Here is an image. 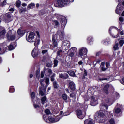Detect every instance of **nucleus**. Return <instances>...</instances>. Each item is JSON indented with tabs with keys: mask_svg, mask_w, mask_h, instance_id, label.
Instances as JSON below:
<instances>
[{
	"mask_svg": "<svg viewBox=\"0 0 124 124\" xmlns=\"http://www.w3.org/2000/svg\"><path fill=\"white\" fill-rule=\"evenodd\" d=\"M17 46V42H14L11 43L10 45L8 46L9 51H12V50H14L16 47Z\"/></svg>",
	"mask_w": 124,
	"mask_h": 124,
	"instance_id": "nucleus-9",
	"label": "nucleus"
},
{
	"mask_svg": "<svg viewBox=\"0 0 124 124\" xmlns=\"http://www.w3.org/2000/svg\"><path fill=\"white\" fill-rule=\"evenodd\" d=\"M109 123L110 124H115L116 123L115 122V120L114 118H111L109 120Z\"/></svg>",
	"mask_w": 124,
	"mask_h": 124,
	"instance_id": "nucleus-44",
	"label": "nucleus"
},
{
	"mask_svg": "<svg viewBox=\"0 0 124 124\" xmlns=\"http://www.w3.org/2000/svg\"><path fill=\"white\" fill-rule=\"evenodd\" d=\"M53 67H57V66H58V63H59V61H58L57 59H54L53 61Z\"/></svg>",
	"mask_w": 124,
	"mask_h": 124,
	"instance_id": "nucleus-32",
	"label": "nucleus"
},
{
	"mask_svg": "<svg viewBox=\"0 0 124 124\" xmlns=\"http://www.w3.org/2000/svg\"><path fill=\"white\" fill-rule=\"evenodd\" d=\"M45 113L46 114V115H50L51 111L49 109H47L45 111Z\"/></svg>",
	"mask_w": 124,
	"mask_h": 124,
	"instance_id": "nucleus-46",
	"label": "nucleus"
},
{
	"mask_svg": "<svg viewBox=\"0 0 124 124\" xmlns=\"http://www.w3.org/2000/svg\"><path fill=\"white\" fill-rule=\"evenodd\" d=\"M75 52H74L73 51H71V52L69 53V56L72 58V57H74V53Z\"/></svg>",
	"mask_w": 124,
	"mask_h": 124,
	"instance_id": "nucleus-53",
	"label": "nucleus"
},
{
	"mask_svg": "<svg viewBox=\"0 0 124 124\" xmlns=\"http://www.w3.org/2000/svg\"><path fill=\"white\" fill-rule=\"evenodd\" d=\"M35 34L33 32H31L29 33L28 37L27 38L26 37V40L28 42H34V41L33 40V38H34V36Z\"/></svg>",
	"mask_w": 124,
	"mask_h": 124,
	"instance_id": "nucleus-7",
	"label": "nucleus"
},
{
	"mask_svg": "<svg viewBox=\"0 0 124 124\" xmlns=\"http://www.w3.org/2000/svg\"><path fill=\"white\" fill-rule=\"evenodd\" d=\"M55 16H56L58 20H60L62 29L64 30V28H65V26H66V24H67V20H66V17H65L64 16L59 14H56Z\"/></svg>",
	"mask_w": 124,
	"mask_h": 124,
	"instance_id": "nucleus-3",
	"label": "nucleus"
},
{
	"mask_svg": "<svg viewBox=\"0 0 124 124\" xmlns=\"http://www.w3.org/2000/svg\"><path fill=\"white\" fill-rule=\"evenodd\" d=\"M101 69L102 71H106V70H107L108 69L106 67L105 68V66H102Z\"/></svg>",
	"mask_w": 124,
	"mask_h": 124,
	"instance_id": "nucleus-58",
	"label": "nucleus"
},
{
	"mask_svg": "<svg viewBox=\"0 0 124 124\" xmlns=\"http://www.w3.org/2000/svg\"><path fill=\"white\" fill-rule=\"evenodd\" d=\"M48 73H49V75H48V76L50 77L51 75H52V73H53V71H52V69H47Z\"/></svg>",
	"mask_w": 124,
	"mask_h": 124,
	"instance_id": "nucleus-43",
	"label": "nucleus"
},
{
	"mask_svg": "<svg viewBox=\"0 0 124 124\" xmlns=\"http://www.w3.org/2000/svg\"><path fill=\"white\" fill-rule=\"evenodd\" d=\"M121 11H122V6L120 5V4H118L117 6L115 12L116 14H120Z\"/></svg>",
	"mask_w": 124,
	"mask_h": 124,
	"instance_id": "nucleus-19",
	"label": "nucleus"
},
{
	"mask_svg": "<svg viewBox=\"0 0 124 124\" xmlns=\"http://www.w3.org/2000/svg\"><path fill=\"white\" fill-rule=\"evenodd\" d=\"M46 53H48V50L45 49L42 51V54H43V55H44V54H46Z\"/></svg>",
	"mask_w": 124,
	"mask_h": 124,
	"instance_id": "nucleus-59",
	"label": "nucleus"
},
{
	"mask_svg": "<svg viewBox=\"0 0 124 124\" xmlns=\"http://www.w3.org/2000/svg\"><path fill=\"white\" fill-rule=\"evenodd\" d=\"M47 100H48V99H47V97L46 96L43 97L41 98V103L42 105H44V104L47 102Z\"/></svg>",
	"mask_w": 124,
	"mask_h": 124,
	"instance_id": "nucleus-21",
	"label": "nucleus"
},
{
	"mask_svg": "<svg viewBox=\"0 0 124 124\" xmlns=\"http://www.w3.org/2000/svg\"><path fill=\"white\" fill-rule=\"evenodd\" d=\"M104 117H105V114L103 113L102 110H100L98 112H97L95 118H97V120L100 122H103Z\"/></svg>",
	"mask_w": 124,
	"mask_h": 124,
	"instance_id": "nucleus-4",
	"label": "nucleus"
},
{
	"mask_svg": "<svg viewBox=\"0 0 124 124\" xmlns=\"http://www.w3.org/2000/svg\"><path fill=\"white\" fill-rule=\"evenodd\" d=\"M59 78L61 79H64V80H66V79H69V76L67 73H61L59 74Z\"/></svg>",
	"mask_w": 124,
	"mask_h": 124,
	"instance_id": "nucleus-11",
	"label": "nucleus"
},
{
	"mask_svg": "<svg viewBox=\"0 0 124 124\" xmlns=\"http://www.w3.org/2000/svg\"><path fill=\"white\" fill-rule=\"evenodd\" d=\"M92 90L94 93H95V92H97V91H98V87L97 86L93 87Z\"/></svg>",
	"mask_w": 124,
	"mask_h": 124,
	"instance_id": "nucleus-41",
	"label": "nucleus"
},
{
	"mask_svg": "<svg viewBox=\"0 0 124 124\" xmlns=\"http://www.w3.org/2000/svg\"><path fill=\"white\" fill-rule=\"evenodd\" d=\"M7 50V48H3L2 49L1 47H0V54L1 55H2V54H4V53L6 52Z\"/></svg>",
	"mask_w": 124,
	"mask_h": 124,
	"instance_id": "nucleus-35",
	"label": "nucleus"
},
{
	"mask_svg": "<svg viewBox=\"0 0 124 124\" xmlns=\"http://www.w3.org/2000/svg\"><path fill=\"white\" fill-rule=\"evenodd\" d=\"M30 96L31 99H34L35 98V92H32L30 94Z\"/></svg>",
	"mask_w": 124,
	"mask_h": 124,
	"instance_id": "nucleus-38",
	"label": "nucleus"
},
{
	"mask_svg": "<svg viewBox=\"0 0 124 124\" xmlns=\"http://www.w3.org/2000/svg\"><path fill=\"white\" fill-rule=\"evenodd\" d=\"M109 88H110L109 84H106L104 86L103 91L106 94H109Z\"/></svg>",
	"mask_w": 124,
	"mask_h": 124,
	"instance_id": "nucleus-15",
	"label": "nucleus"
},
{
	"mask_svg": "<svg viewBox=\"0 0 124 124\" xmlns=\"http://www.w3.org/2000/svg\"><path fill=\"white\" fill-rule=\"evenodd\" d=\"M3 20L5 21V22H7V23H9V22L11 21V15L10 14H7L6 16H3Z\"/></svg>",
	"mask_w": 124,
	"mask_h": 124,
	"instance_id": "nucleus-13",
	"label": "nucleus"
},
{
	"mask_svg": "<svg viewBox=\"0 0 124 124\" xmlns=\"http://www.w3.org/2000/svg\"><path fill=\"white\" fill-rule=\"evenodd\" d=\"M91 105L93 106L96 105L97 104V101L95 100V98L93 96L91 97V101L90 102Z\"/></svg>",
	"mask_w": 124,
	"mask_h": 124,
	"instance_id": "nucleus-17",
	"label": "nucleus"
},
{
	"mask_svg": "<svg viewBox=\"0 0 124 124\" xmlns=\"http://www.w3.org/2000/svg\"><path fill=\"white\" fill-rule=\"evenodd\" d=\"M35 7V4L33 3H31L29 4L28 6H27V8H34Z\"/></svg>",
	"mask_w": 124,
	"mask_h": 124,
	"instance_id": "nucleus-31",
	"label": "nucleus"
},
{
	"mask_svg": "<svg viewBox=\"0 0 124 124\" xmlns=\"http://www.w3.org/2000/svg\"><path fill=\"white\" fill-rule=\"evenodd\" d=\"M67 72L70 76H71L72 77H76V74H75V72H74V71L70 70L68 71Z\"/></svg>",
	"mask_w": 124,
	"mask_h": 124,
	"instance_id": "nucleus-22",
	"label": "nucleus"
},
{
	"mask_svg": "<svg viewBox=\"0 0 124 124\" xmlns=\"http://www.w3.org/2000/svg\"><path fill=\"white\" fill-rule=\"evenodd\" d=\"M119 20L120 22H124V18H123V17H122V16L119 17Z\"/></svg>",
	"mask_w": 124,
	"mask_h": 124,
	"instance_id": "nucleus-62",
	"label": "nucleus"
},
{
	"mask_svg": "<svg viewBox=\"0 0 124 124\" xmlns=\"http://www.w3.org/2000/svg\"><path fill=\"white\" fill-rule=\"evenodd\" d=\"M115 96H116V98H119L120 97V94L118 92L115 93Z\"/></svg>",
	"mask_w": 124,
	"mask_h": 124,
	"instance_id": "nucleus-60",
	"label": "nucleus"
},
{
	"mask_svg": "<svg viewBox=\"0 0 124 124\" xmlns=\"http://www.w3.org/2000/svg\"><path fill=\"white\" fill-rule=\"evenodd\" d=\"M45 82L46 84V86H47L48 87V86L50 85V79L49 78H46Z\"/></svg>",
	"mask_w": 124,
	"mask_h": 124,
	"instance_id": "nucleus-36",
	"label": "nucleus"
},
{
	"mask_svg": "<svg viewBox=\"0 0 124 124\" xmlns=\"http://www.w3.org/2000/svg\"><path fill=\"white\" fill-rule=\"evenodd\" d=\"M53 88L55 89H59V84L57 83V81H54L53 82Z\"/></svg>",
	"mask_w": 124,
	"mask_h": 124,
	"instance_id": "nucleus-33",
	"label": "nucleus"
},
{
	"mask_svg": "<svg viewBox=\"0 0 124 124\" xmlns=\"http://www.w3.org/2000/svg\"><path fill=\"white\" fill-rule=\"evenodd\" d=\"M113 28H114L113 27H110L109 33H110L111 36H112V37L113 38H118V37H119V36H120V34L119 33H118V34L116 35H114L112 34L111 31L112 30V29H113Z\"/></svg>",
	"mask_w": 124,
	"mask_h": 124,
	"instance_id": "nucleus-20",
	"label": "nucleus"
},
{
	"mask_svg": "<svg viewBox=\"0 0 124 124\" xmlns=\"http://www.w3.org/2000/svg\"><path fill=\"white\" fill-rule=\"evenodd\" d=\"M21 4H22V2L20 0H17L16 2V6L17 8H20Z\"/></svg>",
	"mask_w": 124,
	"mask_h": 124,
	"instance_id": "nucleus-27",
	"label": "nucleus"
},
{
	"mask_svg": "<svg viewBox=\"0 0 124 124\" xmlns=\"http://www.w3.org/2000/svg\"><path fill=\"white\" fill-rule=\"evenodd\" d=\"M85 110V112H84V114H83V112L80 109H78L76 110V116L78 118V119H80L82 120V119H84L85 118V116H86V111H87L86 109Z\"/></svg>",
	"mask_w": 124,
	"mask_h": 124,
	"instance_id": "nucleus-6",
	"label": "nucleus"
},
{
	"mask_svg": "<svg viewBox=\"0 0 124 124\" xmlns=\"http://www.w3.org/2000/svg\"><path fill=\"white\" fill-rule=\"evenodd\" d=\"M120 83L122 84V85H124V77H123L121 80H120Z\"/></svg>",
	"mask_w": 124,
	"mask_h": 124,
	"instance_id": "nucleus-61",
	"label": "nucleus"
},
{
	"mask_svg": "<svg viewBox=\"0 0 124 124\" xmlns=\"http://www.w3.org/2000/svg\"><path fill=\"white\" fill-rule=\"evenodd\" d=\"M7 2H6V0H4V1L0 3V6L1 7H4L6 5Z\"/></svg>",
	"mask_w": 124,
	"mask_h": 124,
	"instance_id": "nucleus-34",
	"label": "nucleus"
},
{
	"mask_svg": "<svg viewBox=\"0 0 124 124\" xmlns=\"http://www.w3.org/2000/svg\"><path fill=\"white\" fill-rule=\"evenodd\" d=\"M64 32L62 31H58L57 34L52 35V45L54 48L58 47V40L59 39L62 41H64Z\"/></svg>",
	"mask_w": 124,
	"mask_h": 124,
	"instance_id": "nucleus-1",
	"label": "nucleus"
},
{
	"mask_svg": "<svg viewBox=\"0 0 124 124\" xmlns=\"http://www.w3.org/2000/svg\"><path fill=\"white\" fill-rule=\"evenodd\" d=\"M43 118L44 119V120L46 121L47 122V121L48 120V116L44 115L43 116Z\"/></svg>",
	"mask_w": 124,
	"mask_h": 124,
	"instance_id": "nucleus-50",
	"label": "nucleus"
},
{
	"mask_svg": "<svg viewBox=\"0 0 124 124\" xmlns=\"http://www.w3.org/2000/svg\"><path fill=\"white\" fill-rule=\"evenodd\" d=\"M31 55L33 58H34V59H35V58H37L39 55L38 51L37 50V49L34 48L33 50L32 51Z\"/></svg>",
	"mask_w": 124,
	"mask_h": 124,
	"instance_id": "nucleus-14",
	"label": "nucleus"
},
{
	"mask_svg": "<svg viewBox=\"0 0 124 124\" xmlns=\"http://www.w3.org/2000/svg\"><path fill=\"white\" fill-rule=\"evenodd\" d=\"M44 77V72H41V78H43Z\"/></svg>",
	"mask_w": 124,
	"mask_h": 124,
	"instance_id": "nucleus-63",
	"label": "nucleus"
},
{
	"mask_svg": "<svg viewBox=\"0 0 124 124\" xmlns=\"http://www.w3.org/2000/svg\"><path fill=\"white\" fill-rule=\"evenodd\" d=\"M84 124H93V119L89 120L86 119L84 121Z\"/></svg>",
	"mask_w": 124,
	"mask_h": 124,
	"instance_id": "nucleus-25",
	"label": "nucleus"
},
{
	"mask_svg": "<svg viewBox=\"0 0 124 124\" xmlns=\"http://www.w3.org/2000/svg\"><path fill=\"white\" fill-rule=\"evenodd\" d=\"M33 106L34 108H35V109H36V110L38 111V112H40V110L42 109L41 107H40V106L35 104V103H34ZM39 109H40V110H39Z\"/></svg>",
	"mask_w": 124,
	"mask_h": 124,
	"instance_id": "nucleus-23",
	"label": "nucleus"
},
{
	"mask_svg": "<svg viewBox=\"0 0 124 124\" xmlns=\"http://www.w3.org/2000/svg\"><path fill=\"white\" fill-rule=\"evenodd\" d=\"M43 87H44L43 88H42V87H40V88L42 89V91H43V92H46V89H47L48 86L46 85L45 86H44Z\"/></svg>",
	"mask_w": 124,
	"mask_h": 124,
	"instance_id": "nucleus-51",
	"label": "nucleus"
},
{
	"mask_svg": "<svg viewBox=\"0 0 124 124\" xmlns=\"http://www.w3.org/2000/svg\"><path fill=\"white\" fill-rule=\"evenodd\" d=\"M69 88H70V90L72 91H75V83L73 81H70L69 83Z\"/></svg>",
	"mask_w": 124,
	"mask_h": 124,
	"instance_id": "nucleus-16",
	"label": "nucleus"
},
{
	"mask_svg": "<svg viewBox=\"0 0 124 124\" xmlns=\"http://www.w3.org/2000/svg\"><path fill=\"white\" fill-rule=\"evenodd\" d=\"M62 98L63 100H64V101L65 102H67V101H66L67 100L68 96H67V94H66V93L62 94Z\"/></svg>",
	"mask_w": 124,
	"mask_h": 124,
	"instance_id": "nucleus-28",
	"label": "nucleus"
},
{
	"mask_svg": "<svg viewBox=\"0 0 124 124\" xmlns=\"http://www.w3.org/2000/svg\"><path fill=\"white\" fill-rule=\"evenodd\" d=\"M17 34L22 37V36H24L25 34V31L21 29H18L17 30Z\"/></svg>",
	"mask_w": 124,
	"mask_h": 124,
	"instance_id": "nucleus-18",
	"label": "nucleus"
},
{
	"mask_svg": "<svg viewBox=\"0 0 124 124\" xmlns=\"http://www.w3.org/2000/svg\"><path fill=\"white\" fill-rule=\"evenodd\" d=\"M121 112H122V110L120 108H116L115 109L114 113L115 114H120V113H121Z\"/></svg>",
	"mask_w": 124,
	"mask_h": 124,
	"instance_id": "nucleus-29",
	"label": "nucleus"
},
{
	"mask_svg": "<svg viewBox=\"0 0 124 124\" xmlns=\"http://www.w3.org/2000/svg\"><path fill=\"white\" fill-rule=\"evenodd\" d=\"M5 34H6V30H5V29H4L2 30L1 31H0V38L2 36H4Z\"/></svg>",
	"mask_w": 124,
	"mask_h": 124,
	"instance_id": "nucleus-24",
	"label": "nucleus"
},
{
	"mask_svg": "<svg viewBox=\"0 0 124 124\" xmlns=\"http://www.w3.org/2000/svg\"><path fill=\"white\" fill-rule=\"evenodd\" d=\"M11 34H12V32L11 31H9L6 35V37L8 41H13V40H15V39L16 38V35H11Z\"/></svg>",
	"mask_w": 124,
	"mask_h": 124,
	"instance_id": "nucleus-5",
	"label": "nucleus"
},
{
	"mask_svg": "<svg viewBox=\"0 0 124 124\" xmlns=\"http://www.w3.org/2000/svg\"><path fill=\"white\" fill-rule=\"evenodd\" d=\"M39 14L40 15H44V14H45V11L44 10H40L39 11Z\"/></svg>",
	"mask_w": 124,
	"mask_h": 124,
	"instance_id": "nucleus-52",
	"label": "nucleus"
},
{
	"mask_svg": "<svg viewBox=\"0 0 124 124\" xmlns=\"http://www.w3.org/2000/svg\"><path fill=\"white\" fill-rule=\"evenodd\" d=\"M119 43H116L113 46V48L114 49L115 51H117V50H119Z\"/></svg>",
	"mask_w": 124,
	"mask_h": 124,
	"instance_id": "nucleus-40",
	"label": "nucleus"
},
{
	"mask_svg": "<svg viewBox=\"0 0 124 124\" xmlns=\"http://www.w3.org/2000/svg\"><path fill=\"white\" fill-rule=\"evenodd\" d=\"M87 75H88V72H87V70L85 69L84 71L83 76L82 77V79H85V78H86V76H87Z\"/></svg>",
	"mask_w": 124,
	"mask_h": 124,
	"instance_id": "nucleus-42",
	"label": "nucleus"
},
{
	"mask_svg": "<svg viewBox=\"0 0 124 124\" xmlns=\"http://www.w3.org/2000/svg\"><path fill=\"white\" fill-rule=\"evenodd\" d=\"M74 0H58L56 3L54 4L55 7H60L61 8L66 6L70 2H73Z\"/></svg>",
	"mask_w": 124,
	"mask_h": 124,
	"instance_id": "nucleus-2",
	"label": "nucleus"
},
{
	"mask_svg": "<svg viewBox=\"0 0 124 124\" xmlns=\"http://www.w3.org/2000/svg\"><path fill=\"white\" fill-rule=\"evenodd\" d=\"M106 67L108 69L110 67V62H106Z\"/></svg>",
	"mask_w": 124,
	"mask_h": 124,
	"instance_id": "nucleus-56",
	"label": "nucleus"
},
{
	"mask_svg": "<svg viewBox=\"0 0 124 124\" xmlns=\"http://www.w3.org/2000/svg\"><path fill=\"white\" fill-rule=\"evenodd\" d=\"M124 41L123 40H121L119 41V45L121 46H123L124 45Z\"/></svg>",
	"mask_w": 124,
	"mask_h": 124,
	"instance_id": "nucleus-55",
	"label": "nucleus"
},
{
	"mask_svg": "<svg viewBox=\"0 0 124 124\" xmlns=\"http://www.w3.org/2000/svg\"><path fill=\"white\" fill-rule=\"evenodd\" d=\"M87 43L89 44V45H91L92 43H93V37H89L87 38Z\"/></svg>",
	"mask_w": 124,
	"mask_h": 124,
	"instance_id": "nucleus-30",
	"label": "nucleus"
},
{
	"mask_svg": "<svg viewBox=\"0 0 124 124\" xmlns=\"http://www.w3.org/2000/svg\"><path fill=\"white\" fill-rule=\"evenodd\" d=\"M54 23L56 27H58L59 25H60V23H59V21H58V20H54Z\"/></svg>",
	"mask_w": 124,
	"mask_h": 124,
	"instance_id": "nucleus-54",
	"label": "nucleus"
},
{
	"mask_svg": "<svg viewBox=\"0 0 124 124\" xmlns=\"http://www.w3.org/2000/svg\"><path fill=\"white\" fill-rule=\"evenodd\" d=\"M62 52V50H60L57 51V56H59V57H61L62 55H61V53Z\"/></svg>",
	"mask_w": 124,
	"mask_h": 124,
	"instance_id": "nucleus-57",
	"label": "nucleus"
},
{
	"mask_svg": "<svg viewBox=\"0 0 124 124\" xmlns=\"http://www.w3.org/2000/svg\"><path fill=\"white\" fill-rule=\"evenodd\" d=\"M9 92V93H14V92H15V89H14V87L13 86H11L10 87Z\"/></svg>",
	"mask_w": 124,
	"mask_h": 124,
	"instance_id": "nucleus-39",
	"label": "nucleus"
},
{
	"mask_svg": "<svg viewBox=\"0 0 124 124\" xmlns=\"http://www.w3.org/2000/svg\"><path fill=\"white\" fill-rule=\"evenodd\" d=\"M39 93L41 96H44V92H43V91L42 90V89L39 87Z\"/></svg>",
	"mask_w": 124,
	"mask_h": 124,
	"instance_id": "nucleus-37",
	"label": "nucleus"
},
{
	"mask_svg": "<svg viewBox=\"0 0 124 124\" xmlns=\"http://www.w3.org/2000/svg\"><path fill=\"white\" fill-rule=\"evenodd\" d=\"M46 67H52V64H51L50 62H46Z\"/></svg>",
	"mask_w": 124,
	"mask_h": 124,
	"instance_id": "nucleus-49",
	"label": "nucleus"
},
{
	"mask_svg": "<svg viewBox=\"0 0 124 124\" xmlns=\"http://www.w3.org/2000/svg\"><path fill=\"white\" fill-rule=\"evenodd\" d=\"M48 120L51 123H57V122H59L60 120H61V118L60 117H56L55 118H54L52 117H48Z\"/></svg>",
	"mask_w": 124,
	"mask_h": 124,
	"instance_id": "nucleus-12",
	"label": "nucleus"
},
{
	"mask_svg": "<svg viewBox=\"0 0 124 124\" xmlns=\"http://www.w3.org/2000/svg\"><path fill=\"white\" fill-rule=\"evenodd\" d=\"M99 80L100 81H109V78H99Z\"/></svg>",
	"mask_w": 124,
	"mask_h": 124,
	"instance_id": "nucleus-48",
	"label": "nucleus"
},
{
	"mask_svg": "<svg viewBox=\"0 0 124 124\" xmlns=\"http://www.w3.org/2000/svg\"><path fill=\"white\" fill-rule=\"evenodd\" d=\"M88 53V49L86 48L82 47L79 51V56H86Z\"/></svg>",
	"mask_w": 124,
	"mask_h": 124,
	"instance_id": "nucleus-8",
	"label": "nucleus"
},
{
	"mask_svg": "<svg viewBox=\"0 0 124 124\" xmlns=\"http://www.w3.org/2000/svg\"><path fill=\"white\" fill-rule=\"evenodd\" d=\"M18 10L19 13L21 14V13H23V12H26V11H27V8L21 7V8L18 9Z\"/></svg>",
	"mask_w": 124,
	"mask_h": 124,
	"instance_id": "nucleus-26",
	"label": "nucleus"
},
{
	"mask_svg": "<svg viewBox=\"0 0 124 124\" xmlns=\"http://www.w3.org/2000/svg\"><path fill=\"white\" fill-rule=\"evenodd\" d=\"M76 51H77V49L75 47H73L71 48V52H73L74 53H76Z\"/></svg>",
	"mask_w": 124,
	"mask_h": 124,
	"instance_id": "nucleus-47",
	"label": "nucleus"
},
{
	"mask_svg": "<svg viewBox=\"0 0 124 124\" xmlns=\"http://www.w3.org/2000/svg\"><path fill=\"white\" fill-rule=\"evenodd\" d=\"M14 8H11L10 9H9V11H10L11 12H13L14 11Z\"/></svg>",
	"mask_w": 124,
	"mask_h": 124,
	"instance_id": "nucleus-64",
	"label": "nucleus"
},
{
	"mask_svg": "<svg viewBox=\"0 0 124 124\" xmlns=\"http://www.w3.org/2000/svg\"><path fill=\"white\" fill-rule=\"evenodd\" d=\"M36 33L39 39L35 40V41H34V44L35 47H36V46L39 45V43L40 42V39H39L40 38V35L39 34V32L38 31H36Z\"/></svg>",
	"mask_w": 124,
	"mask_h": 124,
	"instance_id": "nucleus-10",
	"label": "nucleus"
},
{
	"mask_svg": "<svg viewBox=\"0 0 124 124\" xmlns=\"http://www.w3.org/2000/svg\"><path fill=\"white\" fill-rule=\"evenodd\" d=\"M45 81V79L44 78H42L40 80V85H41V86H44V85L43 84V82H44Z\"/></svg>",
	"mask_w": 124,
	"mask_h": 124,
	"instance_id": "nucleus-45",
	"label": "nucleus"
}]
</instances>
